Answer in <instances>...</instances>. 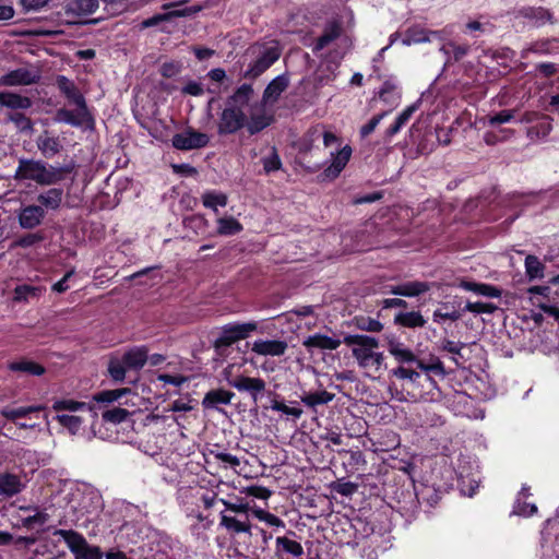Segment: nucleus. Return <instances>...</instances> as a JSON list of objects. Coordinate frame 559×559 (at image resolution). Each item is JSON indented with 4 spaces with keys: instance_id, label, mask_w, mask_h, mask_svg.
Instances as JSON below:
<instances>
[{
    "instance_id": "1",
    "label": "nucleus",
    "mask_w": 559,
    "mask_h": 559,
    "mask_svg": "<svg viewBox=\"0 0 559 559\" xmlns=\"http://www.w3.org/2000/svg\"><path fill=\"white\" fill-rule=\"evenodd\" d=\"M71 168L68 166L56 167L38 159L21 158L14 174L17 181H34L39 186H52L63 180Z\"/></svg>"
},
{
    "instance_id": "2",
    "label": "nucleus",
    "mask_w": 559,
    "mask_h": 559,
    "mask_svg": "<svg viewBox=\"0 0 559 559\" xmlns=\"http://www.w3.org/2000/svg\"><path fill=\"white\" fill-rule=\"evenodd\" d=\"M343 343L352 347L353 357L358 366L371 372L381 370L384 356L380 352H376L379 342L376 337L365 334H349L343 340Z\"/></svg>"
},
{
    "instance_id": "3",
    "label": "nucleus",
    "mask_w": 559,
    "mask_h": 559,
    "mask_svg": "<svg viewBox=\"0 0 559 559\" xmlns=\"http://www.w3.org/2000/svg\"><path fill=\"white\" fill-rule=\"evenodd\" d=\"M385 345L390 355L400 366L416 364V366L425 372H432L438 376L445 374L444 366L438 357L432 356L428 361L417 358L414 352L393 334L385 335Z\"/></svg>"
},
{
    "instance_id": "4",
    "label": "nucleus",
    "mask_w": 559,
    "mask_h": 559,
    "mask_svg": "<svg viewBox=\"0 0 559 559\" xmlns=\"http://www.w3.org/2000/svg\"><path fill=\"white\" fill-rule=\"evenodd\" d=\"M248 52L255 56V60L249 64L243 76L257 79L280 59L282 50L277 44L273 43L272 45H253Z\"/></svg>"
},
{
    "instance_id": "5",
    "label": "nucleus",
    "mask_w": 559,
    "mask_h": 559,
    "mask_svg": "<svg viewBox=\"0 0 559 559\" xmlns=\"http://www.w3.org/2000/svg\"><path fill=\"white\" fill-rule=\"evenodd\" d=\"M53 535L59 536L67 544L74 559H103L104 552L99 546L91 545L83 534L74 530H57Z\"/></svg>"
},
{
    "instance_id": "6",
    "label": "nucleus",
    "mask_w": 559,
    "mask_h": 559,
    "mask_svg": "<svg viewBox=\"0 0 559 559\" xmlns=\"http://www.w3.org/2000/svg\"><path fill=\"white\" fill-rule=\"evenodd\" d=\"M235 366L228 365L223 376L227 383L239 392L248 393L254 403L263 395L266 389V382L259 377H246L242 374L234 376L233 370Z\"/></svg>"
},
{
    "instance_id": "7",
    "label": "nucleus",
    "mask_w": 559,
    "mask_h": 559,
    "mask_svg": "<svg viewBox=\"0 0 559 559\" xmlns=\"http://www.w3.org/2000/svg\"><path fill=\"white\" fill-rule=\"evenodd\" d=\"M258 329L255 322L229 323L222 328L219 336L215 340L216 348L227 347L237 341L243 340Z\"/></svg>"
},
{
    "instance_id": "8",
    "label": "nucleus",
    "mask_w": 559,
    "mask_h": 559,
    "mask_svg": "<svg viewBox=\"0 0 559 559\" xmlns=\"http://www.w3.org/2000/svg\"><path fill=\"white\" fill-rule=\"evenodd\" d=\"M74 110L60 108L56 112V121L70 124L72 127H81L92 129L94 127V118L87 108L86 103L83 105H75Z\"/></svg>"
},
{
    "instance_id": "9",
    "label": "nucleus",
    "mask_w": 559,
    "mask_h": 559,
    "mask_svg": "<svg viewBox=\"0 0 559 559\" xmlns=\"http://www.w3.org/2000/svg\"><path fill=\"white\" fill-rule=\"evenodd\" d=\"M98 9V0H69L63 7V15L69 24H79Z\"/></svg>"
},
{
    "instance_id": "10",
    "label": "nucleus",
    "mask_w": 559,
    "mask_h": 559,
    "mask_svg": "<svg viewBox=\"0 0 559 559\" xmlns=\"http://www.w3.org/2000/svg\"><path fill=\"white\" fill-rule=\"evenodd\" d=\"M246 115L240 108L230 107L226 104L219 116L217 131L219 134H233L245 127Z\"/></svg>"
},
{
    "instance_id": "11",
    "label": "nucleus",
    "mask_w": 559,
    "mask_h": 559,
    "mask_svg": "<svg viewBox=\"0 0 559 559\" xmlns=\"http://www.w3.org/2000/svg\"><path fill=\"white\" fill-rule=\"evenodd\" d=\"M343 23L342 16L329 19L324 24L322 34L317 38L312 51L317 53L341 38L344 33Z\"/></svg>"
},
{
    "instance_id": "12",
    "label": "nucleus",
    "mask_w": 559,
    "mask_h": 559,
    "mask_svg": "<svg viewBox=\"0 0 559 559\" xmlns=\"http://www.w3.org/2000/svg\"><path fill=\"white\" fill-rule=\"evenodd\" d=\"M425 492L426 491H384L383 499L394 500L396 504L391 507L401 513H415L420 506V493Z\"/></svg>"
},
{
    "instance_id": "13",
    "label": "nucleus",
    "mask_w": 559,
    "mask_h": 559,
    "mask_svg": "<svg viewBox=\"0 0 559 559\" xmlns=\"http://www.w3.org/2000/svg\"><path fill=\"white\" fill-rule=\"evenodd\" d=\"M219 526L225 528L227 534L235 537L239 534H248L251 536V523L249 514H227L221 512Z\"/></svg>"
},
{
    "instance_id": "14",
    "label": "nucleus",
    "mask_w": 559,
    "mask_h": 559,
    "mask_svg": "<svg viewBox=\"0 0 559 559\" xmlns=\"http://www.w3.org/2000/svg\"><path fill=\"white\" fill-rule=\"evenodd\" d=\"M210 138L207 134L188 129L182 133L173 136V145L177 150L189 151L201 148L207 145Z\"/></svg>"
},
{
    "instance_id": "15",
    "label": "nucleus",
    "mask_w": 559,
    "mask_h": 559,
    "mask_svg": "<svg viewBox=\"0 0 559 559\" xmlns=\"http://www.w3.org/2000/svg\"><path fill=\"white\" fill-rule=\"evenodd\" d=\"M40 79L38 70L35 68H19L8 72L0 78L1 86L31 85Z\"/></svg>"
},
{
    "instance_id": "16",
    "label": "nucleus",
    "mask_w": 559,
    "mask_h": 559,
    "mask_svg": "<svg viewBox=\"0 0 559 559\" xmlns=\"http://www.w3.org/2000/svg\"><path fill=\"white\" fill-rule=\"evenodd\" d=\"M45 215L46 212L40 205L23 206L17 213L19 225L23 229H34L43 223Z\"/></svg>"
},
{
    "instance_id": "17",
    "label": "nucleus",
    "mask_w": 559,
    "mask_h": 559,
    "mask_svg": "<svg viewBox=\"0 0 559 559\" xmlns=\"http://www.w3.org/2000/svg\"><path fill=\"white\" fill-rule=\"evenodd\" d=\"M288 344L282 340H257L251 350L259 356L278 357L286 353Z\"/></svg>"
},
{
    "instance_id": "18",
    "label": "nucleus",
    "mask_w": 559,
    "mask_h": 559,
    "mask_svg": "<svg viewBox=\"0 0 559 559\" xmlns=\"http://www.w3.org/2000/svg\"><path fill=\"white\" fill-rule=\"evenodd\" d=\"M288 535L296 536V533L288 531L287 535L276 537L274 556L284 557V555H290L297 558L301 557L304 555V547L300 543L289 538Z\"/></svg>"
},
{
    "instance_id": "19",
    "label": "nucleus",
    "mask_w": 559,
    "mask_h": 559,
    "mask_svg": "<svg viewBox=\"0 0 559 559\" xmlns=\"http://www.w3.org/2000/svg\"><path fill=\"white\" fill-rule=\"evenodd\" d=\"M46 292L44 286L21 284L13 289L12 300L16 304H29L38 300Z\"/></svg>"
},
{
    "instance_id": "20",
    "label": "nucleus",
    "mask_w": 559,
    "mask_h": 559,
    "mask_svg": "<svg viewBox=\"0 0 559 559\" xmlns=\"http://www.w3.org/2000/svg\"><path fill=\"white\" fill-rule=\"evenodd\" d=\"M432 284L421 281L405 282L391 287L390 293L404 297H417L430 290Z\"/></svg>"
},
{
    "instance_id": "21",
    "label": "nucleus",
    "mask_w": 559,
    "mask_h": 559,
    "mask_svg": "<svg viewBox=\"0 0 559 559\" xmlns=\"http://www.w3.org/2000/svg\"><path fill=\"white\" fill-rule=\"evenodd\" d=\"M341 344L342 341L340 338L321 333L310 335L302 341V345L308 350H312L313 348L322 350H334L338 348Z\"/></svg>"
},
{
    "instance_id": "22",
    "label": "nucleus",
    "mask_w": 559,
    "mask_h": 559,
    "mask_svg": "<svg viewBox=\"0 0 559 559\" xmlns=\"http://www.w3.org/2000/svg\"><path fill=\"white\" fill-rule=\"evenodd\" d=\"M273 120V115L261 108L250 112L249 118H246L245 127L250 134H255L267 128Z\"/></svg>"
},
{
    "instance_id": "23",
    "label": "nucleus",
    "mask_w": 559,
    "mask_h": 559,
    "mask_svg": "<svg viewBox=\"0 0 559 559\" xmlns=\"http://www.w3.org/2000/svg\"><path fill=\"white\" fill-rule=\"evenodd\" d=\"M352 156V148L348 145H345L341 151L336 154L332 153V163L324 170V174L329 178H336L341 171L347 165L349 158Z\"/></svg>"
},
{
    "instance_id": "24",
    "label": "nucleus",
    "mask_w": 559,
    "mask_h": 559,
    "mask_svg": "<svg viewBox=\"0 0 559 559\" xmlns=\"http://www.w3.org/2000/svg\"><path fill=\"white\" fill-rule=\"evenodd\" d=\"M289 80L287 75L281 74L273 79L263 93L264 103H275L281 94L288 87Z\"/></svg>"
},
{
    "instance_id": "25",
    "label": "nucleus",
    "mask_w": 559,
    "mask_h": 559,
    "mask_svg": "<svg viewBox=\"0 0 559 559\" xmlns=\"http://www.w3.org/2000/svg\"><path fill=\"white\" fill-rule=\"evenodd\" d=\"M57 86L73 105H83L86 103L82 93L68 78L59 75L57 78Z\"/></svg>"
},
{
    "instance_id": "26",
    "label": "nucleus",
    "mask_w": 559,
    "mask_h": 559,
    "mask_svg": "<svg viewBox=\"0 0 559 559\" xmlns=\"http://www.w3.org/2000/svg\"><path fill=\"white\" fill-rule=\"evenodd\" d=\"M36 144L40 153L48 158L57 155L62 150L60 140L58 138L50 136L48 132L40 134L36 140Z\"/></svg>"
},
{
    "instance_id": "27",
    "label": "nucleus",
    "mask_w": 559,
    "mask_h": 559,
    "mask_svg": "<svg viewBox=\"0 0 559 559\" xmlns=\"http://www.w3.org/2000/svg\"><path fill=\"white\" fill-rule=\"evenodd\" d=\"M63 200V190L60 188H50L37 195L39 205L47 210L56 211L60 207Z\"/></svg>"
},
{
    "instance_id": "28",
    "label": "nucleus",
    "mask_w": 559,
    "mask_h": 559,
    "mask_svg": "<svg viewBox=\"0 0 559 559\" xmlns=\"http://www.w3.org/2000/svg\"><path fill=\"white\" fill-rule=\"evenodd\" d=\"M520 14L528 21L533 26H543L547 22H551L552 14L544 8H524Z\"/></svg>"
},
{
    "instance_id": "29",
    "label": "nucleus",
    "mask_w": 559,
    "mask_h": 559,
    "mask_svg": "<svg viewBox=\"0 0 559 559\" xmlns=\"http://www.w3.org/2000/svg\"><path fill=\"white\" fill-rule=\"evenodd\" d=\"M253 88L249 84H242L235 93L227 99V105L243 110L248 106L249 102L253 97Z\"/></svg>"
},
{
    "instance_id": "30",
    "label": "nucleus",
    "mask_w": 559,
    "mask_h": 559,
    "mask_svg": "<svg viewBox=\"0 0 559 559\" xmlns=\"http://www.w3.org/2000/svg\"><path fill=\"white\" fill-rule=\"evenodd\" d=\"M0 105L10 109H27L32 106V100L16 93L0 92Z\"/></svg>"
},
{
    "instance_id": "31",
    "label": "nucleus",
    "mask_w": 559,
    "mask_h": 559,
    "mask_svg": "<svg viewBox=\"0 0 559 559\" xmlns=\"http://www.w3.org/2000/svg\"><path fill=\"white\" fill-rule=\"evenodd\" d=\"M121 358L129 369H141L147 360V349L144 346L134 347L126 352Z\"/></svg>"
},
{
    "instance_id": "32",
    "label": "nucleus",
    "mask_w": 559,
    "mask_h": 559,
    "mask_svg": "<svg viewBox=\"0 0 559 559\" xmlns=\"http://www.w3.org/2000/svg\"><path fill=\"white\" fill-rule=\"evenodd\" d=\"M8 368L11 371L26 373L31 376H41L46 371V369L41 365L28 359L11 361L9 362Z\"/></svg>"
},
{
    "instance_id": "33",
    "label": "nucleus",
    "mask_w": 559,
    "mask_h": 559,
    "mask_svg": "<svg viewBox=\"0 0 559 559\" xmlns=\"http://www.w3.org/2000/svg\"><path fill=\"white\" fill-rule=\"evenodd\" d=\"M460 287L490 298H499L501 296V290L489 284L462 281Z\"/></svg>"
},
{
    "instance_id": "34",
    "label": "nucleus",
    "mask_w": 559,
    "mask_h": 559,
    "mask_svg": "<svg viewBox=\"0 0 559 559\" xmlns=\"http://www.w3.org/2000/svg\"><path fill=\"white\" fill-rule=\"evenodd\" d=\"M234 393L226 390H212L207 392L202 401V405L205 408H213L218 404L227 405L231 402Z\"/></svg>"
},
{
    "instance_id": "35",
    "label": "nucleus",
    "mask_w": 559,
    "mask_h": 559,
    "mask_svg": "<svg viewBox=\"0 0 559 559\" xmlns=\"http://www.w3.org/2000/svg\"><path fill=\"white\" fill-rule=\"evenodd\" d=\"M335 397V394L328 392L326 390H321L317 392H308L304 393L300 396V401L310 408H314L318 405H324L332 402Z\"/></svg>"
},
{
    "instance_id": "36",
    "label": "nucleus",
    "mask_w": 559,
    "mask_h": 559,
    "mask_svg": "<svg viewBox=\"0 0 559 559\" xmlns=\"http://www.w3.org/2000/svg\"><path fill=\"white\" fill-rule=\"evenodd\" d=\"M44 409V406L41 405H35V406H21V407H17V408H9V407H5L3 409L0 411V414L11 420V421H14L16 423V420L19 418H26L28 417L31 414H34V413H39Z\"/></svg>"
},
{
    "instance_id": "37",
    "label": "nucleus",
    "mask_w": 559,
    "mask_h": 559,
    "mask_svg": "<svg viewBox=\"0 0 559 559\" xmlns=\"http://www.w3.org/2000/svg\"><path fill=\"white\" fill-rule=\"evenodd\" d=\"M527 491H520L519 497L513 507V513L522 516H532L537 513L538 509L534 502L528 501Z\"/></svg>"
},
{
    "instance_id": "38",
    "label": "nucleus",
    "mask_w": 559,
    "mask_h": 559,
    "mask_svg": "<svg viewBox=\"0 0 559 559\" xmlns=\"http://www.w3.org/2000/svg\"><path fill=\"white\" fill-rule=\"evenodd\" d=\"M394 322L405 328H421L426 320L418 311L400 312L395 316Z\"/></svg>"
},
{
    "instance_id": "39",
    "label": "nucleus",
    "mask_w": 559,
    "mask_h": 559,
    "mask_svg": "<svg viewBox=\"0 0 559 559\" xmlns=\"http://www.w3.org/2000/svg\"><path fill=\"white\" fill-rule=\"evenodd\" d=\"M52 409L56 412L68 411L70 413H78L90 412L92 411V406L84 402H79L71 399H63L55 401L52 404Z\"/></svg>"
},
{
    "instance_id": "40",
    "label": "nucleus",
    "mask_w": 559,
    "mask_h": 559,
    "mask_svg": "<svg viewBox=\"0 0 559 559\" xmlns=\"http://www.w3.org/2000/svg\"><path fill=\"white\" fill-rule=\"evenodd\" d=\"M379 97L388 105L397 106L401 94L397 90V86L393 82L385 81L379 91Z\"/></svg>"
},
{
    "instance_id": "41",
    "label": "nucleus",
    "mask_w": 559,
    "mask_h": 559,
    "mask_svg": "<svg viewBox=\"0 0 559 559\" xmlns=\"http://www.w3.org/2000/svg\"><path fill=\"white\" fill-rule=\"evenodd\" d=\"M202 203L205 207L213 210L214 212H217L218 206H226L228 198L223 192L217 191H206L201 197Z\"/></svg>"
},
{
    "instance_id": "42",
    "label": "nucleus",
    "mask_w": 559,
    "mask_h": 559,
    "mask_svg": "<svg viewBox=\"0 0 559 559\" xmlns=\"http://www.w3.org/2000/svg\"><path fill=\"white\" fill-rule=\"evenodd\" d=\"M242 230V225L234 217H221L217 219V234L233 236Z\"/></svg>"
},
{
    "instance_id": "43",
    "label": "nucleus",
    "mask_w": 559,
    "mask_h": 559,
    "mask_svg": "<svg viewBox=\"0 0 559 559\" xmlns=\"http://www.w3.org/2000/svg\"><path fill=\"white\" fill-rule=\"evenodd\" d=\"M55 419L71 435H76L79 430L81 429L82 424L84 423V419L79 415H72V414H58Z\"/></svg>"
},
{
    "instance_id": "44",
    "label": "nucleus",
    "mask_w": 559,
    "mask_h": 559,
    "mask_svg": "<svg viewBox=\"0 0 559 559\" xmlns=\"http://www.w3.org/2000/svg\"><path fill=\"white\" fill-rule=\"evenodd\" d=\"M429 34L436 35L437 32H427L423 28H409L404 37L402 38V44L404 46H411L414 44L427 43L430 40Z\"/></svg>"
},
{
    "instance_id": "45",
    "label": "nucleus",
    "mask_w": 559,
    "mask_h": 559,
    "mask_svg": "<svg viewBox=\"0 0 559 559\" xmlns=\"http://www.w3.org/2000/svg\"><path fill=\"white\" fill-rule=\"evenodd\" d=\"M545 265L536 255H527L525 258V273L530 280L543 278Z\"/></svg>"
},
{
    "instance_id": "46",
    "label": "nucleus",
    "mask_w": 559,
    "mask_h": 559,
    "mask_svg": "<svg viewBox=\"0 0 559 559\" xmlns=\"http://www.w3.org/2000/svg\"><path fill=\"white\" fill-rule=\"evenodd\" d=\"M131 393L132 391L129 388L106 390L95 394L93 400L97 403H112Z\"/></svg>"
},
{
    "instance_id": "47",
    "label": "nucleus",
    "mask_w": 559,
    "mask_h": 559,
    "mask_svg": "<svg viewBox=\"0 0 559 559\" xmlns=\"http://www.w3.org/2000/svg\"><path fill=\"white\" fill-rule=\"evenodd\" d=\"M538 120L539 122L536 126H533L527 129V136L531 139L545 138L550 133L552 129L550 117L542 115Z\"/></svg>"
},
{
    "instance_id": "48",
    "label": "nucleus",
    "mask_w": 559,
    "mask_h": 559,
    "mask_svg": "<svg viewBox=\"0 0 559 559\" xmlns=\"http://www.w3.org/2000/svg\"><path fill=\"white\" fill-rule=\"evenodd\" d=\"M530 51L539 55H550L559 50V41L557 39L538 40L531 45Z\"/></svg>"
},
{
    "instance_id": "49",
    "label": "nucleus",
    "mask_w": 559,
    "mask_h": 559,
    "mask_svg": "<svg viewBox=\"0 0 559 559\" xmlns=\"http://www.w3.org/2000/svg\"><path fill=\"white\" fill-rule=\"evenodd\" d=\"M130 415L131 413L126 408L112 407L110 409L105 411L102 414V418L106 423L118 425L126 421Z\"/></svg>"
},
{
    "instance_id": "50",
    "label": "nucleus",
    "mask_w": 559,
    "mask_h": 559,
    "mask_svg": "<svg viewBox=\"0 0 559 559\" xmlns=\"http://www.w3.org/2000/svg\"><path fill=\"white\" fill-rule=\"evenodd\" d=\"M127 369H129L123 359L114 358L109 361L108 372L112 380L115 381H123L126 378Z\"/></svg>"
},
{
    "instance_id": "51",
    "label": "nucleus",
    "mask_w": 559,
    "mask_h": 559,
    "mask_svg": "<svg viewBox=\"0 0 559 559\" xmlns=\"http://www.w3.org/2000/svg\"><path fill=\"white\" fill-rule=\"evenodd\" d=\"M337 66H328L325 69H320L314 75V83L317 87H322L330 84L336 78L335 69Z\"/></svg>"
},
{
    "instance_id": "52",
    "label": "nucleus",
    "mask_w": 559,
    "mask_h": 559,
    "mask_svg": "<svg viewBox=\"0 0 559 559\" xmlns=\"http://www.w3.org/2000/svg\"><path fill=\"white\" fill-rule=\"evenodd\" d=\"M390 376L400 380H408L412 383L418 381L420 374L416 370L405 367L401 365L390 371Z\"/></svg>"
},
{
    "instance_id": "53",
    "label": "nucleus",
    "mask_w": 559,
    "mask_h": 559,
    "mask_svg": "<svg viewBox=\"0 0 559 559\" xmlns=\"http://www.w3.org/2000/svg\"><path fill=\"white\" fill-rule=\"evenodd\" d=\"M210 455L213 456V459L216 460L218 463L223 464L224 467L236 468L237 466L240 465L239 459L230 453L211 450Z\"/></svg>"
},
{
    "instance_id": "54",
    "label": "nucleus",
    "mask_w": 559,
    "mask_h": 559,
    "mask_svg": "<svg viewBox=\"0 0 559 559\" xmlns=\"http://www.w3.org/2000/svg\"><path fill=\"white\" fill-rule=\"evenodd\" d=\"M44 240L40 233L26 234L11 243V248H29Z\"/></svg>"
},
{
    "instance_id": "55",
    "label": "nucleus",
    "mask_w": 559,
    "mask_h": 559,
    "mask_svg": "<svg viewBox=\"0 0 559 559\" xmlns=\"http://www.w3.org/2000/svg\"><path fill=\"white\" fill-rule=\"evenodd\" d=\"M263 169L266 174L280 170L282 167V160L275 147H272L269 156L262 158Z\"/></svg>"
},
{
    "instance_id": "56",
    "label": "nucleus",
    "mask_w": 559,
    "mask_h": 559,
    "mask_svg": "<svg viewBox=\"0 0 559 559\" xmlns=\"http://www.w3.org/2000/svg\"><path fill=\"white\" fill-rule=\"evenodd\" d=\"M441 51L444 55L452 53L453 59L455 61H459L468 53L469 46L468 45H457L455 43H449L441 48Z\"/></svg>"
},
{
    "instance_id": "57",
    "label": "nucleus",
    "mask_w": 559,
    "mask_h": 559,
    "mask_svg": "<svg viewBox=\"0 0 559 559\" xmlns=\"http://www.w3.org/2000/svg\"><path fill=\"white\" fill-rule=\"evenodd\" d=\"M518 109H506L501 110L488 118L489 126H498L510 122L516 114Z\"/></svg>"
},
{
    "instance_id": "58",
    "label": "nucleus",
    "mask_w": 559,
    "mask_h": 559,
    "mask_svg": "<svg viewBox=\"0 0 559 559\" xmlns=\"http://www.w3.org/2000/svg\"><path fill=\"white\" fill-rule=\"evenodd\" d=\"M464 310L472 313H493L497 310V306L490 302L468 301L465 305Z\"/></svg>"
},
{
    "instance_id": "59",
    "label": "nucleus",
    "mask_w": 559,
    "mask_h": 559,
    "mask_svg": "<svg viewBox=\"0 0 559 559\" xmlns=\"http://www.w3.org/2000/svg\"><path fill=\"white\" fill-rule=\"evenodd\" d=\"M9 120L12 121L22 132L33 131L32 120L21 112L10 114Z\"/></svg>"
},
{
    "instance_id": "60",
    "label": "nucleus",
    "mask_w": 559,
    "mask_h": 559,
    "mask_svg": "<svg viewBox=\"0 0 559 559\" xmlns=\"http://www.w3.org/2000/svg\"><path fill=\"white\" fill-rule=\"evenodd\" d=\"M357 326L361 331L367 332H380L383 329V324L372 318H360L357 320Z\"/></svg>"
},
{
    "instance_id": "61",
    "label": "nucleus",
    "mask_w": 559,
    "mask_h": 559,
    "mask_svg": "<svg viewBox=\"0 0 559 559\" xmlns=\"http://www.w3.org/2000/svg\"><path fill=\"white\" fill-rule=\"evenodd\" d=\"M21 486L20 477L12 473L0 474V489H17Z\"/></svg>"
},
{
    "instance_id": "62",
    "label": "nucleus",
    "mask_w": 559,
    "mask_h": 559,
    "mask_svg": "<svg viewBox=\"0 0 559 559\" xmlns=\"http://www.w3.org/2000/svg\"><path fill=\"white\" fill-rule=\"evenodd\" d=\"M48 521V514L37 511L33 515H28L22 520L23 526L34 528L35 525H44Z\"/></svg>"
},
{
    "instance_id": "63",
    "label": "nucleus",
    "mask_w": 559,
    "mask_h": 559,
    "mask_svg": "<svg viewBox=\"0 0 559 559\" xmlns=\"http://www.w3.org/2000/svg\"><path fill=\"white\" fill-rule=\"evenodd\" d=\"M271 408L276 412H282L283 414L293 416L294 418H300L302 415V409L298 407H289L283 402L273 401Z\"/></svg>"
},
{
    "instance_id": "64",
    "label": "nucleus",
    "mask_w": 559,
    "mask_h": 559,
    "mask_svg": "<svg viewBox=\"0 0 559 559\" xmlns=\"http://www.w3.org/2000/svg\"><path fill=\"white\" fill-rule=\"evenodd\" d=\"M536 71L544 78H550L559 72V64L554 62H542L536 64Z\"/></svg>"
}]
</instances>
